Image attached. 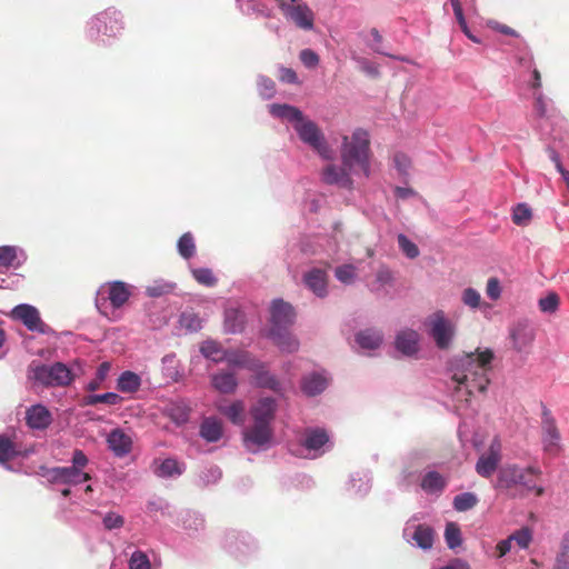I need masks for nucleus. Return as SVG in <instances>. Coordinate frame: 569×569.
Returning a JSON list of instances; mask_svg holds the SVG:
<instances>
[{
    "label": "nucleus",
    "mask_w": 569,
    "mask_h": 569,
    "mask_svg": "<svg viewBox=\"0 0 569 569\" xmlns=\"http://www.w3.org/2000/svg\"><path fill=\"white\" fill-rule=\"evenodd\" d=\"M369 152L370 141L368 133L357 129L351 140L345 136L341 147L342 167L335 164L327 166L322 171V180L328 184H338L343 188H351L352 180L350 172H356V167L366 176H369Z\"/></svg>",
    "instance_id": "nucleus-1"
},
{
    "label": "nucleus",
    "mask_w": 569,
    "mask_h": 569,
    "mask_svg": "<svg viewBox=\"0 0 569 569\" xmlns=\"http://www.w3.org/2000/svg\"><path fill=\"white\" fill-rule=\"evenodd\" d=\"M540 475V469L536 467L522 468L516 463L506 465L498 470L493 488L510 499L525 498L530 492L541 497L545 490L535 482V478Z\"/></svg>",
    "instance_id": "nucleus-2"
},
{
    "label": "nucleus",
    "mask_w": 569,
    "mask_h": 569,
    "mask_svg": "<svg viewBox=\"0 0 569 569\" xmlns=\"http://www.w3.org/2000/svg\"><path fill=\"white\" fill-rule=\"evenodd\" d=\"M493 357L490 349L465 353L458 359L452 379L458 385H466L469 393L473 390L485 392L490 382L488 372L491 370Z\"/></svg>",
    "instance_id": "nucleus-3"
},
{
    "label": "nucleus",
    "mask_w": 569,
    "mask_h": 569,
    "mask_svg": "<svg viewBox=\"0 0 569 569\" xmlns=\"http://www.w3.org/2000/svg\"><path fill=\"white\" fill-rule=\"evenodd\" d=\"M426 325L429 328V336L433 339L437 348L447 350L451 347L456 336V325L446 317L442 310H438L429 316Z\"/></svg>",
    "instance_id": "nucleus-4"
},
{
    "label": "nucleus",
    "mask_w": 569,
    "mask_h": 569,
    "mask_svg": "<svg viewBox=\"0 0 569 569\" xmlns=\"http://www.w3.org/2000/svg\"><path fill=\"white\" fill-rule=\"evenodd\" d=\"M32 370V378L46 387L68 386L73 380L71 370L62 362L52 366L38 365Z\"/></svg>",
    "instance_id": "nucleus-5"
},
{
    "label": "nucleus",
    "mask_w": 569,
    "mask_h": 569,
    "mask_svg": "<svg viewBox=\"0 0 569 569\" xmlns=\"http://www.w3.org/2000/svg\"><path fill=\"white\" fill-rule=\"evenodd\" d=\"M299 138L313 150H316L322 158L330 159L332 151L329 148L323 133L316 122L303 118L298 123L293 124Z\"/></svg>",
    "instance_id": "nucleus-6"
},
{
    "label": "nucleus",
    "mask_w": 569,
    "mask_h": 569,
    "mask_svg": "<svg viewBox=\"0 0 569 569\" xmlns=\"http://www.w3.org/2000/svg\"><path fill=\"white\" fill-rule=\"evenodd\" d=\"M283 16L290 20L297 28L302 30H312L315 27V12L307 3H287L282 1L279 4Z\"/></svg>",
    "instance_id": "nucleus-7"
},
{
    "label": "nucleus",
    "mask_w": 569,
    "mask_h": 569,
    "mask_svg": "<svg viewBox=\"0 0 569 569\" xmlns=\"http://www.w3.org/2000/svg\"><path fill=\"white\" fill-rule=\"evenodd\" d=\"M273 437L271 425L266 422H256L248 427L243 432V441L248 449L256 450L267 447Z\"/></svg>",
    "instance_id": "nucleus-8"
},
{
    "label": "nucleus",
    "mask_w": 569,
    "mask_h": 569,
    "mask_svg": "<svg viewBox=\"0 0 569 569\" xmlns=\"http://www.w3.org/2000/svg\"><path fill=\"white\" fill-rule=\"evenodd\" d=\"M501 458V443L495 438L488 451L479 457L476 463L477 473L483 478H490L498 469Z\"/></svg>",
    "instance_id": "nucleus-9"
},
{
    "label": "nucleus",
    "mask_w": 569,
    "mask_h": 569,
    "mask_svg": "<svg viewBox=\"0 0 569 569\" xmlns=\"http://www.w3.org/2000/svg\"><path fill=\"white\" fill-rule=\"evenodd\" d=\"M51 483L79 485L91 479L88 472L70 467H54L43 475Z\"/></svg>",
    "instance_id": "nucleus-10"
},
{
    "label": "nucleus",
    "mask_w": 569,
    "mask_h": 569,
    "mask_svg": "<svg viewBox=\"0 0 569 569\" xmlns=\"http://www.w3.org/2000/svg\"><path fill=\"white\" fill-rule=\"evenodd\" d=\"M271 329H288L296 318L292 306L283 300H274L271 305Z\"/></svg>",
    "instance_id": "nucleus-11"
},
{
    "label": "nucleus",
    "mask_w": 569,
    "mask_h": 569,
    "mask_svg": "<svg viewBox=\"0 0 569 569\" xmlns=\"http://www.w3.org/2000/svg\"><path fill=\"white\" fill-rule=\"evenodd\" d=\"M12 318L20 320L29 330L43 333L46 325L40 318L39 311L29 305H19L12 310Z\"/></svg>",
    "instance_id": "nucleus-12"
},
{
    "label": "nucleus",
    "mask_w": 569,
    "mask_h": 569,
    "mask_svg": "<svg viewBox=\"0 0 569 569\" xmlns=\"http://www.w3.org/2000/svg\"><path fill=\"white\" fill-rule=\"evenodd\" d=\"M277 403L272 398H261L250 410L252 420L271 425L274 420Z\"/></svg>",
    "instance_id": "nucleus-13"
},
{
    "label": "nucleus",
    "mask_w": 569,
    "mask_h": 569,
    "mask_svg": "<svg viewBox=\"0 0 569 569\" xmlns=\"http://www.w3.org/2000/svg\"><path fill=\"white\" fill-rule=\"evenodd\" d=\"M306 286L318 297L323 298L328 293V276L322 269H311L303 276Z\"/></svg>",
    "instance_id": "nucleus-14"
},
{
    "label": "nucleus",
    "mask_w": 569,
    "mask_h": 569,
    "mask_svg": "<svg viewBox=\"0 0 569 569\" xmlns=\"http://www.w3.org/2000/svg\"><path fill=\"white\" fill-rule=\"evenodd\" d=\"M26 421L30 428L42 430L50 426L52 417L44 406L34 405L27 410Z\"/></svg>",
    "instance_id": "nucleus-15"
},
{
    "label": "nucleus",
    "mask_w": 569,
    "mask_h": 569,
    "mask_svg": "<svg viewBox=\"0 0 569 569\" xmlns=\"http://www.w3.org/2000/svg\"><path fill=\"white\" fill-rule=\"evenodd\" d=\"M398 351L406 356H413L419 350V333L412 329L400 331L395 341Z\"/></svg>",
    "instance_id": "nucleus-16"
},
{
    "label": "nucleus",
    "mask_w": 569,
    "mask_h": 569,
    "mask_svg": "<svg viewBox=\"0 0 569 569\" xmlns=\"http://www.w3.org/2000/svg\"><path fill=\"white\" fill-rule=\"evenodd\" d=\"M108 447L116 456L122 457L131 450V438L120 429L112 430L107 438Z\"/></svg>",
    "instance_id": "nucleus-17"
},
{
    "label": "nucleus",
    "mask_w": 569,
    "mask_h": 569,
    "mask_svg": "<svg viewBox=\"0 0 569 569\" xmlns=\"http://www.w3.org/2000/svg\"><path fill=\"white\" fill-rule=\"evenodd\" d=\"M328 432L322 428H307L305 430L303 447L309 451L318 452L329 442Z\"/></svg>",
    "instance_id": "nucleus-18"
},
{
    "label": "nucleus",
    "mask_w": 569,
    "mask_h": 569,
    "mask_svg": "<svg viewBox=\"0 0 569 569\" xmlns=\"http://www.w3.org/2000/svg\"><path fill=\"white\" fill-rule=\"evenodd\" d=\"M510 338L512 340L513 348L520 352L532 343L535 333L526 323L519 322L512 328Z\"/></svg>",
    "instance_id": "nucleus-19"
},
{
    "label": "nucleus",
    "mask_w": 569,
    "mask_h": 569,
    "mask_svg": "<svg viewBox=\"0 0 569 569\" xmlns=\"http://www.w3.org/2000/svg\"><path fill=\"white\" fill-rule=\"evenodd\" d=\"M130 296L131 292L127 283L113 281L108 284V299L114 309L121 308Z\"/></svg>",
    "instance_id": "nucleus-20"
},
{
    "label": "nucleus",
    "mask_w": 569,
    "mask_h": 569,
    "mask_svg": "<svg viewBox=\"0 0 569 569\" xmlns=\"http://www.w3.org/2000/svg\"><path fill=\"white\" fill-rule=\"evenodd\" d=\"M270 337L282 351L295 352L299 349V341L288 329H270Z\"/></svg>",
    "instance_id": "nucleus-21"
},
{
    "label": "nucleus",
    "mask_w": 569,
    "mask_h": 569,
    "mask_svg": "<svg viewBox=\"0 0 569 569\" xmlns=\"http://www.w3.org/2000/svg\"><path fill=\"white\" fill-rule=\"evenodd\" d=\"M542 429L545 449L551 453H555L558 450V441L560 439V435L555 420L550 417H546L543 420Z\"/></svg>",
    "instance_id": "nucleus-22"
},
{
    "label": "nucleus",
    "mask_w": 569,
    "mask_h": 569,
    "mask_svg": "<svg viewBox=\"0 0 569 569\" xmlns=\"http://www.w3.org/2000/svg\"><path fill=\"white\" fill-rule=\"evenodd\" d=\"M383 340V336L379 330L366 329L357 333L356 341L360 348L365 350L378 349Z\"/></svg>",
    "instance_id": "nucleus-23"
},
{
    "label": "nucleus",
    "mask_w": 569,
    "mask_h": 569,
    "mask_svg": "<svg viewBox=\"0 0 569 569\" xmlns=\"http://www.w3.org/2000/svg\"><path fill=\"white\" fill-rule=\"evenodd\" d=\"M328 386V380L320 373L306 376L301 382L302 391L310 397L321 393Z\"/></svg>",
    "instance_id": "nucleus-24"
},
{
    "label": "nucleus",
    "mask_w": 569,
    "mask_h": 569,
    "mask_svg": "<svg viewBox=\"0 0 569 569\" xmlns=\"http://www.w3.org/2000/svg\"><path fill=\"white\" fill-rule=\"evenodd\" d=\"M412 540L421 549H430L435 540V531L430 526L418 525L412 535Z\"/></svg>",
    "instance_id": "nucleus-25"
},
{
    "label": "nucleus",
    "mask_w": 569,
    "mask_h": 569,
    "mask_svg": "<svg viewBox=\"0 0 569 569\" xmlns=\"http://www.w3.org/2000/svg\"><path fill=\"white\" fill-rule=\"evenodd\" d=\"M244 326V315L239 309L230 308L224 312V328L228 332H240Z\"/></svg>",
    "instance_id": "nucleus-26"
},
{
    "label": "nucleus",
    "mask_w": 569,
    "mask_h": 569,
    "mask_svg": "<svg viewBox=\"0 0 569 569\" xmlns=\"http://www.w3.org/2000/svg\"><path fill=\"white\" fill-rule=\"evenodd\" d=\"M200 435L207 441L216 442L222 436V426L216 419L208 418L200 426Z\"/></svg>",
    "instance_id": "nucleus-27"
},
{
    "label": "nucleus",
    "mask_w": 569,
    "mask_h": 569,
    "mask_svg": "<svg viewBox=\"0 0 569 569\" xmlns=\"http://www.w3.org/2000/svg\"><path fill=\"white\" fill-rule=\"evenodd\" d=\"M270 111L273 116L287 119L288 121H291L295 124L305 118L302 112L298 108L288 104H272L270 107Z\"/></svg>",
    "instance_id": "nucleus-28"
},
{
    "label": "nucleus",
    "mask_w": 569,
    "mask_h": 569,
    "mask_svg": "<svg viewBox=\"0 0 569 569\" xmlns=\"http://www.w3.org/2000/svg\"><path fill=\"white\" fill-rule=\"evenodd\" d=\"M212 385L222 393H232L237 388V380L231 372H220L212 377Z\"/></svg>",
    "instance_id": "nucleus-29"
},
{
    "label": "nucleus",
    "mask_w": 569,
    "mask_h": 569,
    "mask_svg": "<svg viewBox=\"0 0 569 569\" xmlns=\"http://www.w3.org/2000/svg\"><path fill=\"white\" fill-rule=\"evenodd\" d=\"M445 487L446 480L437 471L427 472L421 480V488L429 493L440 492Z\"/></svg>",
    "instance_id": "nucleus-30"
},
{
    "label": "nucleus",
    "mask_w": 569,
    "mask_h": 569,
    "mask_svg": "<svg viewBox=\"0 0 569 569\" xmlns=\"http://www.w3.org/2000/svg\"><path fill=\"white\" fill-rule=\"evenodd\" d=\"M141 379L132 371H124L118 379L117 388L122 392H134L140 388Z\"/></svg>",
    "instance_id": "nucleus-31"
},
{
    "label": "nucleus",
    "mask_w": 569,
    "mask_h": 569,
    "mask_svg": "<svg viewBox=\"0 0 569 569\" xmlns=\"http://www.w3.org/2000/svg\"><path fill=\"white\" fill-rule=\"evenodd\" d=\"M219 411L236 425L242 423L243 421L244 406L241 401L219 406Z\"/></svg>",
    "instance_id": "nucleus-32"
},
{
    "label": "nucleus",
    "mask_w": 569,
    "mask_h": 569,
    "mask_svg": "<svg viewBox=\"0 0 569 569\" xmlns=\"http://www.w3.org/2000/svg\"><path fill=\"white\" fill-rule=\"evenodd\" d=\"M200 351L206 358L214 362L222 361L226 358L222 347L213 340L204 341L200 347Z\"/></svg>",
    "instance_id": "nucleus-33"
},
{
    "label": "nucleus",
    "mask_w": 569,
    "mask_h": 569,
    "mask_svg": "<svg viewBox=\"0 0 569 569\" xmlns=\"http://www.w3.org/2000/svg\"><path fill=\"white\" fill-rule=\"evenodd\" d=\"M553 569H569V532L561 539Z\"/></svg>",
    "instance_id": "nucleus-34"
},
{
    "label": "nucleus",
    "mask_w": 569,
    "mask_h": 569,
    "mask_svg": "<svg viewBox=\"0 0 569 569\" xmlns=\"http://www.w3.org/2000/svg\"><path fill=\"white\" fill-rule=\"evenodd\" d=\"M478 503V497L472 492H463L455 497L453 508L457 511H467L476 507Z\"/></svg>",
    "instance_id": "nucleus-35"
},
{
    "label": "nucleus",
    "mask_w": 569,
    "mask_h": 569,
    "mask_svg": "<svg viewBox=\"0 0 569 569\" xmlns=\"http://www.w3.org/2000/svg\"><path fill=\"white\" fill-rule=\"evenodd\" d=\"M445 539L450 549H456L462 543L461 530L456 522H448L445 530Z\"/></svg>",
    "instance_id": "nucleus-36"
},
{
    "label": "nucleus",
    "mask_w": 569,
    "mask_h": 569,
    "mask_svg": "<svg viewBox=\"0 0 569 569\" xmlns=\"http://www.w3.org/2000/svg\"><path fill=\"white\" fill-rule=\"evenodd\" d=\"M178 251L184 259H190L196 252V244L190 232L183 233L178 240Z\"/></svg>",
    "instance_id": "nucleus-37"
},
{
    "label": "nucleus",
    "mask_w": 569,
    "mask_h": 569,
    "mask_svg": "<svg viewBox=\"0 0 569 569\" xmlns=\"http://www.w3.org/2000/svg\"><path fill=\"white\" fill-rule=\"evenodd\" d=\"M335 276L340 282L351 284L357 278V268L351 263L339 266L335 269Z\"/></svg>",
    "instance_id": "nucleus-38"
},
{
    "label": "nucleus",
    "mask_w": 569,
    "mask_h": 569,
    "mask_svg": "<svg viewBox=\"0 0 569 569\" xmlns=\"http://www.w3.org/2000/svg\"><path fill=\"white\" fill-rule=\"evenodd\" d=\"M182 469L176 459H164L157 469V475L160 477L180 476Z\"/></svg>",
    "instance_id": "nucleus-39"
},
{
    "label": "nucleus",
    "mask_w": 569,
    "mask_h": 569,
    "mask_svg": "<svg viewBox=\"0 0 569 569\" xmlns=\"http://www.w3.org/2000/svg\"><path fill=\"white\" fill-rule=\"evenodd\" d=\"M18 455L14 443L4 435H0V463H6Z\"/></svg>",
    "instance_id": "nucleus-40"
},
{
    "label": "nucleus",
    "mask_w": 569,
    "mask_h": 569,
    "mask_svg": "<svg viewBox=\"0 0 569 569\" xmlns=\"http://www.w3.org/2000/svg\"><path fill=\"white\" fill-rule=\"evenodd\" d=\"M121 400H122V398L119 395H117L114 392H107L103 395L88 396L86 399V403L89 406H94L98 403H107V405L114 406V405L120 403Z\"/></svg>",
    "instance_id": "nucleus-41"
},
{
    "label": "nucleus",
    "mask_w": 569,
    "mask_h": 569,
    "mask_svg": "<svg viewBox=\"0 0 569 569\" xmlns=\"http://www.w3.org/2000/svg\"><path fill=\"white\" fill-rule=\"evenodd\" d=\"M531 209L526 203H519L516 206L512 212V221L517 226H526L531 220Z\"/></svg>",
    "instance_id": "nucleus-42"
},
{
    "label": "nucleus",
    "mask_w": 569,
    "mask_h": 569,
    "mask_svg": "<svg viewBox=\"0 0 569 569\" xmlns=\"http://www.w3.org/2000/svg\"><path fill=\"white\" fill-rule=\"evenodd\" d=\"M397 240L399 248L409 259H415L419 256V248L407 236L400 233Z\"/></svg>",
    "instance_id": "nucleus-43"
},
{
    "label": "nucleus",
    "mask_w": 569,
    "mask_h": 569,
    "mask_svg": "<svg viewBox=\"0 0 569 569\" xmlns=\"http://www.w3.org/2000/svg\"><path fill=\"white\" fill-rule=\"evenodd\" d=\"M192 276L200 284L206 287H213L217 283V278L213 272L208 268H198L192 270Z\"/></svg>",
    "instance_id": "nucleus-44"
},
{
    "label": "nucleus",
    "mask_w": 569,
    "mask_h": 569,
    "mask_svg": "<svg viewBox=\"0 0 569 569\" xmlns=\"http://www.w3.org/2000/svg\"><path fill=\"white\" fill-rule=\"evenodd\" d=\"M107 20H109L110 22H114L116 24L119 23V20L117 17H111L108 12H102L92 20V26H93V28H96L97 32H100L101 24H104L103 33L110 34V36L114 34L113 27H110V30L108 29Z\"/></svg>",
    "instance_id": "nucleus-45"
},
{
    "label": "nucleus",
    "mask_w": 569,
    "mask_h": 569,
    "mask_svg": "<svg viewBox=\"0 0 569 569\" xmlns=\"http://www.w3.org/2000/svg\"><path fill=\"white\" fill-rule=\"evenodd\" d=\"M509 538L511 542L515 541L521 549H526L532 540V533L528 527H523L510 535Z\"/></svg>",
    "instance_id": "nucleus-46"
},
{
    "label": "nucleus",
    "mask_w": 569,
    "mask_h": 569,
    "mask_svg": "<svg viewBox=\"0 0 569 569\" xmlns=\"http://www.w3.org/2000/svg\"><path fill=\"white\" fill-rule=\"evenodd\" d=\"M129 569H151V562L143 551L137 550L130 557Z\"/></svg>",
    "instance_id": "nucleus-47"
},
{
    "label": "nucleus",
    "mask_w": 569,
    "mask_h": 569,
    "mask_svg": "<svg viewBox=\"0 0 569 569\" xmlns=\"http://www.w3.org/2000/svg\"><path fill=\"white\" fill-rule=\"evenodd\" d=\"M559 297L555 292L548 293L545 298L539 300V308L542 312L552 313L558 309Z\"/></svg>",
    "instance_id": "nucleus-48"
},
{
    "label": "nucleus",
    "mask_w": 569,
    "mask_h": 569,
    "mask_svg": "<svg viewBox=\"0 0 569 569\" xmlns=\"http://www.w3.org/2000/svg\"><path fill=\"white\" fill-rule=\"evenodd\" d=\"M300 61L308 69H315L318 67L320 58L317 52L311 49H303L299 53Z\"/></svg>",
    "instance_id": "nucleus-49"
},
{
    "label": "nucleus",
    "mask_w": 569,
    "mask_h": 569,
    "mask_svg": "<svg viewBox=\"0 0 569 569\" xmlns=\"http://www.w3.org/2000/svg\"><path fill=\"white\" fill-rule=\"evenodd\" d=\"M107 530L119 529L124 525V518L116 512H108L102 519Z\"/></svg>",
    "instance_id": "nucleus-50"
},
{
    "label": "nucleus",
    "mask_w": 569,
    "mask_h": 569,
    "mask_svg": "<svg viewBox=\"0 0 569 569\" xmlns=\"http://www.w3.org/2000/svg\"><path fill=\"white\" fill-rule=\"evenodd\" d=\"M17 258V251L14 247L4 246L0 247V266L1 267H11L13 261Z\"/></svg>",
    "instance_id": "nucleus-51"
},
{
    "label": "nucleus",
    "mask_w": 569,
    "mask_h": 569,
    "mask_svg": "<svg viewBox=\"0 0 569 569\" xmlns=\"http://www.w3.org/2000/svg\"><path fill=\"white\" fill-rule=\"evenodd\" d=\"M169 415L177 423H183L189 418V410L184 406H172L169 409Z\"/></svg>",
    "instance_id": "nucleus-52"
},
{
    "label": "nucleus",
    "mask_w": 569,
    "mask_h": 569,
    "mask_svg": "<svg viewBox=\"0 0 569 569\" xmlns=\"http://www.w3.org/2000/svg\"><path fill=\"white\" fill-rule=\"evenodd\" d=\"M533 110L539 118L547 117V101L541 92H535Z\"/></svg>",
    "instance_id": "nucleus-53"
},
{
    "label": "nucleus",
    "mask_w": 569,
    "mask_h": 569,
    "mask_svg": "<svg viewBox=\"0 0 569 569\" xmlns=\"http://www.w3.org/2000/svg\"><path fill=\"white\" fill-rule=\"evenodd\" d=\"M462 301L471 308H477L480 303V295L477 290L468 288L463 291Z\"/></svg>",
    "instance_id": "nucleus-54"
},
{
    "label": "nucleus",
    "mask_w": 569,
    "mask_h": 569,
    "mask_svg": "<svg viewBox=\"0 0 569 569\" xmlns=\"http://www.w3.org/2000/svg\"><path fill=\"white\" fill-rule=\"evenodd\" d=\"M71 461H72V466L71 467L74 468L76 470H81V471H83L82 469L89 462L87 456L80 449H76L73 451Z\"/></svg>",
    "instance_id": "nucleus-55"
},
{
    "label": "nucleus",
    "mask_w": 569,
    "mask_h": 569,
    "mask_svg": "<svg viewBox=\"0 0 569 569\" xmlns=\"http://www.w3.org/2000/svg\"><path fill=\"white\" fill-rule=\"evenodd\" d=\"M172 289H173V286L169 284V283L154 284V286H149L147 288V293L149 297L156 298V297H160V296H163V295L170 292Z\"/></svg>",
    "instance_id": "nucleus-56"
},
{
    "label": "nucleus",
    "mask_w": 569,
    "mask_h": 569,
    "mask_svg": "<svg viewBox=\"0 0 569 569\" xmlns=\"http://www.w3.org/2000/svg\"><path fill=\"white\" fill-rule=\"evenodd\" d=\"M501 289L497 278H490L487 282V295L489 298L496 300L500 297Z\"/></svg>",
    "instance_id": "nucleus-57"
},
{
    "label": "nucleus",
    "mask_w": 569,
    "mask_h": 569,
    "mask_svg": "<svg viewBox=\"0 0 569 569\" xmlns=\"http://www.w3.org/2000/svg\"><path fill=\"white\" fill-rule=\"evenodd\" d=\"M450 3L452 6L455 17H456L460 28L466 29L467 21L463 16L462 6L460 3V0H450Z\"/></svg>",
    "instance_id": "nucleus-58"
},
{
    "label": "nucleus",
    "mask_w": 569,
    "mask_h": 569,
    "mask_svg": "<svg viewBox=\"0 0 569 569\" xmlns=\"http://www.w3.org/2000/svg\"><path fill=\"white\" fill-rule=\"evenodd\" d=\"M259 86L262 90V94L267 98H271L276 91V84L271 79L261 78Z\"/></svg>",
    "instance_id": "nucleus-59"
},
{
    "label": "nucleus",
    "mask_w": 569,
    "mask_h": 569,
    "mask_svg": "<svg viewBox=\"0 0 569 569\" xmlns=\"http://www.w3.org/2000/svg\"><path fill=\"white\" fill-rule=\"evenodd\" d=\"M511 539L508 537L507 539H503L499 541L496 546V553L495 556L497 558L505 557L510 550H511Z\"/></svg>",
    "instance_id": "nucleus-60"
},
{
    "label": "nucleus",
    "mask_w": 569,
    "mask_h": 569,
    "mask_svg": "<svg viewBox=\"0 0 569 569\" xmlns=\"http://www.w3.org/2000/svg\"><path fill=\"white\" fill-rule=\"evenodd\" d=\"M279 78L283 82L298 83V76L296 71L291 68H281Z\"/></svg>",
    "instance_id": "nucleus-61"
},
{
    "label": "nucleus",
    "mask_w": 569,
    "mask_h": 569,
    "mask_svg": "<svg viewBox=\"0 0 569 569\" xmlns=\"http://www.w3.org/2000/svg\"><path fill=\"white\" fill-rule=\"evenodd\" d=\"M259 383L263 387L270 388L274 391H278L280 388L279 381L273 377L269 375H263L259 378Z\"/></svg>",
    "instance_id": "nucleus-62"
},
{
    "label": "nucleus",
    "mask_w": 569,
    "mask_h": 569,
    "mask_svg": "<svg viewBox=\"0 0 569 569\" xmlns=\"http://www.w3.org/2000/svg\"><path fill=\"white\" fill-rule=\"evenodd\" d=\"M181 322L189 329L197 330L200 328V320L194 315H182Z\"/></svg>",
    "instance_id": "nucleus-63"
},
{
    "label": "nucleus",
    "mask_w": 569,
    "mask_h": 569,
    "mask_svg": "<svg viewBox=\"0 0 569 569\" xmlns=\"http://www.w3.org/2000/svg\"><path fill=\"white\" fill-rule=\"evenodd\" d=\"M392 273L387 268H381L377 272V281L381 284H389L392 282Z\"/></svg>",
    "instance_id": "nucleus-64"
}]
</instances>
